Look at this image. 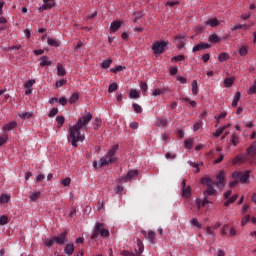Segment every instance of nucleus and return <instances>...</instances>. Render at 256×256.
<instances>
[{
	"mask_svg": "<svg viewBox=\"0 0 256 256\" xmlns=\"http://www.w3.org/2000/svg\"><path fill=\"white\" fill-rule=\"evenodd\" d=\"M93 119V114L88 113L80 117L76 123L68 130V142L71 143L72 147H78V143H83L85 141V134H81V129H87V125L91 123Z\"/></svg>",
	"mask_w": 256,
	"mask_h": 256,
	"instance_id": "nucleus-1",
	"label": "nucleus"
},
{
	"mask_svg": "<svg viewBox=\"0 0 256 256\" xmlns=\"http://www.w3.org/2000/svg\"><path fill=\"white\" fill-rule=\"evenodd\" d=\"M217 181H213L211 178H202V184L206 185L207 189L204 191V199L202 200V207H207V204L211 203L208 201L207 197L211 195H217V190H215V185L219 189L225 187V172L220 171L216 176Z\"/></svg>",
	"mask_w": 256,
	"mask_h": 256,
	"instance_id": "nucleus-2",
	"label": "nucleus"
},
{
	"mask_svg": "<svg viewBox=\"0 0 256 256\" xmlns=\"http://www.w3.org/2000/svg\"><path fill=\"white\" fill-rule=\"evenodd\" d=\"M246 161H248L249 163H253V161H256V142H254L247 149V154L236 156L233 159V165H239V163H246Z\"/></svg>",
	"mask_w": 256,
	"mask_h": 256,
	"instance_id": "nucleus-3",
	"label": "nucleus"
},
{
	"mask_svg": "<svg viewBox=\"0 0 256 256\" xmlns=\"http://www.w3.org/2000/svg\"><path fill=\"white\" fill-rule=\"evenodd\" d=\"M117 151H119V145H113L108 153L100 159L99 165L100 167H105L106 165L113 164L117 161Z\"/></svg>",
	"mask_w": 256,
	"mask_h": 256,
	"instance_id": "nucleus-4",
	"label": "nucleus"
},
{
	"mask_svg": "<svg viewBox=\"0 0 256 256\" xmlns=\"http://www.w3.org/2000/svg\"><path fill=\"white\" fill-rule=\"evenodd\" d=\"M99 235L101 237H109V230H107L105 228V224L104 223H96L94 231L91 235V239L95 240L97 239V237H99Z\"/></svg>",
	"mask_w": 256,
	"mask_h": 256,
	"instance_id": "nucleus-5",
	"label": "nucleus"
},
{
	"mask_svg": "<svg viewBox=\"0 0 256 256\" xmlns=\"http://www.w3.org/2000/svg\"><path fill=\"white\" fill-rule=\"evenodd\" d=\"M249 175H251V171L247 170L245 173L243 172H233V179H238L240 183H247L249 181Z\"/></svg>",
	"mask_w": 256,
	"mask_h": 256,
	"instance_id": "nucleus-6",
	"label": "nucleus"
},
{
	"mask_svg": "<svg viewBox=\"0 0 256 256\" xmlns=\"http://www.w3.org/2000/svg\"><path fill=\"white\" fill-rule=\"evenodd\" d=\"M165 49H167V43L165 42H155L152 45V51L155 55H161L165 52Z\"/></svg>",
	"mask_w": 256,
	"mask_h": 256,
	"instance_id": "nucleus-7",
	"label": "nucleus"
},
{
	"mask_svg": "<svg viewBox=\"0 0 256 256\" xmlns=\"http://www.w3.org/2000/svg\"><path fill=\"white\" fill-rule=\"evenodd\" d=\"M44 4L38 8L39 13L53 9L55 7V0H43Z\"/></svg>",
	"mask_w": 256,
	"mask_h": 256,
	"instance_id": "nucleus-8",
	"label": "nucleus"
},
{
	"mask_svg": "<svg viewBox=\"0 0 256 256\" xmlns=\"http://www.w3.org/2000/svg\"><path fill=\"white\" fill-rule=\"evenodd\" d=\"M139 175V171L137 170H130L125 177H121L119 179L120 183H127V181H131V179H134V177H137Z\"/></svg>",
	"mask_w": 256,
	"mask_h": 256,
	"instance_id": "nucleus-9",
	"label": "nucleus"
},
{
	"mask_svg": "<svg viewBox=\"0 0 256 256\" xmlns=\"http://www.w3.org/2000/svg\"><path fill=\"white\" fill-rule=\"evenodd\" d=\"M182 197H184V199L191 197V186H187L185 180L182 182Z\"/></svg>",
	"mask_w": 256,
	"mask_h": 256,
	"instance_id": "nucleus-10",
	"label": "nucleus"
},
{
	"mask_svg": "<svg viewBox=\"0 0 256 256\" xmlns=\"http://www.w3.org/2000/svg\"><path fill=\"white\" fill-rule=\"evenodd\" d=\"M54 240L57 245H65V241L67 240V232H62L59 236H54Z\"/></svg>",
	"mask_w": 256,
	"mask_h": 256,
	"instance_id": "nucleus-11",
	"label": "nucleus"
},
{
	"mask_svg": "<svg viewBox=\"0 0 256 256\" xmlns=\"http://www.w3.org/2000/svg\"><path fill=\"white\" fill-rule=\"evenodd\" d=\"M211 47L210 44L207 43H199L197 45H195L192 49L193 53H197V51H205V49H209Z\"/></svg>",
	"mask_w": 256,
	"mask_h": 256,
	"instance_id": "nucleus-12",
	"label": "nucleus"
},
{
	"mask_svg": "<svg viewBox=\"0 0 256 256\" xmlns=\"http://www.w3.org/2000/svg\"><path fill=\"white\" fill-rule=\"evenodd\" d=\"M138 249H135V256H139L143 254V251H145V246L143 245V241H141L139 238L136 240Z\"/></svg>",
	"mask_w": 256,
	"mask_h": 256,
	"instance_id": "nucleus-13",
	"label": "nucleus"
},
{
	"mask_svg": "<svg viewBox=\"0 0 256 256\" xmlns=\"http://www.w3.org/2000/svg\"><path fill=\"white\" fill-rule=\"evenodd\" d=\"M156 127H167L169 125V120L164 117H158L155 121Z\"/></svg>",
	"mask_w": 256,
	"mask_h": 256,
	"instance_id": "nucleus-14",
	"label": "nucleus"
},
{
	"mask_svg": "<svg viewBox=\"0 0 256 256\" xmlns=\"http://www.w3.org/2000/svg\"><path fill=\"white\" fill-rule=\"evenodd\" d=\"M51 65H52V62L49 61L48 56H42L41 57L40 67H49Z\"/></svg>",
	"mask_w": 256,
	"mask_h": 256,
	"instance_id": "nucleus-15",
	"label": "nucleus"
},
{
	"mask_svg": "<svg viewBox=\"0 0 256 256\" xmlns=\"http://www.w3.org/2000/svg\"><path fill=\"white\" fill-rule=\"evenodd\" d=\"M118 29H121V22L114 21L110 26V33H115Z\"/></svg>",
	"mask_w": 256,
	"mask_h": 256,
	"instance_id": "nucleus-16",
	"label": "nucleus"
},
{
	"mask_svg": "<svg viewBox=\"0 0 256 256\" xmlns=\"http://www.w3.org/2000/svg\"><path fill=\"white\" fill-rule=\"evenodd\" d=\"M144 237H147V239L150 241V243H155V232L149 231L148 236L146 231H142Z\"/></svg>",
	"mask_w": 256,
	"mask_h": 256,
	"instance_id": "nucleus-17",
	"label": "nucleus"
},
{
	"mask_svg": "<svg viewBox=\"0 0 256 256\" xmlns=\"http://www.w3.org/2000/svg\"><path fill=\"white\" fill-rule=\"evenodd\" d=\"M230 141L234 147H237L238 144L241 143V139L236 134H232Z\"/></svg>",
	"mask_w": 256,
	"mask_h": 256,
	"instance_id": "nucleus-18",
	"label": "nucleus"
},
{
	"mask_svg": "<svg viewBox=\"0 0 256 256\" xmlns=\"http://www.w3.org/2000/svg\"><path fill=\"white\" fill-rule=\"evenodd\" d=\"M74 251H75V247L73 246V244L66 245L64 249V253L66 255H73Z\"/></svg>",
	"mask_w": 256,
	"mask_h": 256,
	"instance_id": "nucleus-19",
	"label": "nucleus"
},
{
	"mask_svg": "<svg viewBox=\"0 0 256 256\" xmlns=\"http://www.w3.org/2000/svg\"><path fill=\"white\" fill-rule=\"evenodd\" d=\"M205 25H210V27H218L219 20H217V18L207 20V21H205Z\"/></svg>",
	"mask_w": 256,
	"mask_h": 256,
	"instance_id": "nucleus-20",
	"label": "nucleus"
},
{
	"mask_svg": "<svg viewBox=\"0 0 256 256\" xmlns=\"http://www.w3.org/2000/svg\"><path fill=\"white\" fill-rule=\"evenodd\" d=\"M17 127V122H10L8 124H6L3 129L4 131H13V129H15Z\"/></svg>",
	"mask_w": 256,
	"mask_h": 256,
	"instance_id": "nucleus-21",
	"label": "nucleus"
},
{
	"mask_svg": "<svg viewBox=\"0 0 256 256\" xmlns=\"http://www.w3.org/2000/svg\"><path fill=\"white\" fill-rule=\"evenodd\" d=\"M47 43L50 47H59V45H61V43H59L57 39L53 38H48Z\"/></svg>",
	"mask_w": 256,
	"mask_h": 256,
	"instance_id": "nucleus-22",
	"label": "nucleus"
},
{
	"mask_svg": "<svg viewBox=\"0 0 256 256\" xmlns=\"http://www.w3.org/2000/svg\"><path fill=\"white\" fill-rule=\"evenodd\" d=\"M57 73L60 77H65V75H67V71H65V68H63V65L61 64L57 65Z\"/></svg>",
	"mask_w": 256,
	"mask_h": 256,
	"instance_id": "nucleus-23",
	"label": "nucleus"
},
{
	"mask_svg": "<svg viewBox=\"0 0 256 256\" xmlns=\"http://www.w3.org/2000/svg\"><path fill=\"white\" fill-rule=\"evenodd\" d=\"M240 99H241V92H236L234 99L232 101V107H237Z\"/></svg>",
	"mask_w": 256,
	"mask_h": 256,
	"instance_id": "nucleus-24",
	"label": "nucleus"
},
{
	"mask_svg": "<svg viewBox=\"0 0 256 256\" xmlns=\"http://www.w3.org/2000/svg\"><path fill=\"white\" fill-rule=\"evenodd\" d=\"M188 165H190L191 167H194L195 173H199V167H201V165H203V162H199L198 164L193 162V161H188Z\"/></svg>",
	"mask_w": 256,
	"mask_h": 256,
	"instance_id": "nucleus-25",
	"label": "nucleus"
},
{
	"mask_svg": "<svg viewBox=\"0 0 256 256\" xmlns=\"http://www.w3.org/2000/svg\"><path fill=\"white\" fill-rule=\"evenodd\" d=\"M111 63H113V60H111V59H106V60L102 61V63H101L102 69H109L111 67Z\"/></svg>",
	"mask_w": 256,
	"mask_h": 256,
	"instance_id": "nucleus-26",
	"label": "nucleus"
},
{
	"mask_svg": "<svg viewBox=\"0 0 256 256\" xmlns=\"http://www.w3.org/2000/svg\"><path fill=\"white\" fill-rule=\"evenodd\" d=\"M192 93L197 95L199 93V86L197 85V80L192 81Z\"/></svg>",
	"mask_w": 256,
	"mask_h": 256,
	"instance_id": "nucleus-27",
	"label": "nucleus"
},
{
	"mask_svg": "<svg viewBox=\"0 0 256 256\" xmlns=\"http://www.w3.org/2000/svg\"><path fill=\"white\" fill-rule=\"evenodd\" d=\"M247 53H249V48L247 46L240 47L239 55H241V57H245Z\"/></svg>",
	"mask_w": 256,
	"mask_h": 256,
	"instance_id": "nucleus-28",
	"label": "nucleus"
},
{
	"mask_svg": "<svg viewBox=\"0 0 256 256\" xmlns=\"http://www.w3.org/2000/svg\"><path fill=\"white\" fill-rule=\"evenodd\" d=\"M11 197L7 194H2L0 196V205H2V203H9Z\"/></svg>",
	"mask_w": 256,
	"mask_h": 256,
	"instance_id": "nucleus-29",
	"label": "nucleus"
},
{
	"mask_svg": "<svg viewBox=\"0 0 256 256\" xmlns=\"http://www.w3.org/2000/svg\"><path fill=\"white\" fill-rule=\"evenodd\" d=\"M248 95H255L256 94V79L254 80L252 86L247 91Z\"/></svg>",
	"mask_w": 256,
	"mask_h": 256,
	"instance_id": "nucleus-30",
	"label": "nucleus"
},
{
	"mask_svg": "<svg viewBox=\"0 0 256 256\" xmlns=\"http://www.w3.org/2000/svg\"><path fill=\"white\" fill-rule=\"evenodd\" d=\"M184 147L186 149H193V139H186L184 141Z\"/></svg>",
	"mask_w": 256,
	"mask_h": 256,
	"instance_id": "nucleus-31",
	"label": "nucleus"
},
{
	"mask_svg": "<svg viewBox=\"0 0 256 256\" xmlns=\"http://www.w3.org/2000/svg\"><path fill=\"white\" fill-rule=\"evenodd\" d=\"M117 89H119V86L117 85V83H112L109 85L108 93H115Z\"/></svg>",
	"mask_w": 256,
	"mask_h": 256,
	"instance_id": "nucleus-32",
	"label": "nucleus"
},
{
	"mask_svg": "<svg viewBox=\"0 0 256 256\" xmlns=\"http://www.w3.org/2000/svg\"><path fill=\"white\" fill-rule=\"evenodd\" d=\"M44 243H45L46 247H53V244L56 243L55 237H53L51 239H49V238L45 239Z\"/></svg>",
	"mask_w": 256,
	"mask_h": 256,
	"instance_id": "nucleus-33",
	"label": "nucleus"
},
{
	"mask_svg": "<svg viewBox=\"0 0 256 256\" xmlns=\"http://www.w3.org/2000/svg\"><path fill=\"white\" fill-rule=\"evenodd\" d=\"M19 117L21 119H31V117H33V113L30 112H22L19 114Z\"/></svg>",
	"mask_w": 256,
	"mask_h": 256,
	"instance_id": "nucleus-34",
	"label": "nucleus"
},
{
	"mask_svg": "<svg viewBox=\"0 0 256 256\" xmlns=\"http://www.w3.org/2000/svg\"><path fill=\"white\" fill-rule=\"evenodd\" d=\"M172 63H177L178 61H185V55L174 56L171 59Z\"/></svg>",
	"mask_w": 256,
	"mask_h": 256,
	"instance_id": "nucleus-35",
	"label": "nucleus"
},
{
	"mask_svg": "<svg viewBox=\"0 0 256 256\" xmlns=\"http://www.w3.org/2000/svg\"><path fill=\"white\" fill-rule=\"evenodd\" d=\"M9 140V135L4 134L2 136H0V147H3V145H5V143Z\"/></svg>",
	"mask_w": 256,
	"mask_h": 256,
	"instance_id": "nucleus-36",
	"label": "nucleus"
},
{
	"mask_svg": "<svg viewBox=\"0 0 256 256\" xmlns=\"http://www.w3.org/2000/svg\"><path fill=\"white\" fill-rule=\"evenodd\" d=\"M130 99H139V92L135 89L130 90Z\"/></svg>",
	"mask_w": 256,
	"mask_h": 256,
	"instance_id": "nucleus-37",
	"label": "nucleus"
},
{
	"mask_svg": "<svg viewBox=\"0 0 256 256\" xmlns=\"http://www.w3.org/2000/svg\"><path fill=\"white\" fill-rule=\"evenodd\" d=\"M111 73H120L121 71H125V66H117L116 68L110 69Z\"/></svg>",
	"mask_w": 256,
	"mask_h": 256,
	"instance_id": "nucleus-38",
	"label": "nucleus"
},
{
	"mask_svg": "<svg viewBox=\"0 0 256 256\" xmlns=\"http://www.w3.org/2000/svg\"><path fill=\"white\" fill-rule=\"evenodd\" d=\"M227 59H229V54L227 53H221L218 56V61H220L221 63H223V61H227Z\"/></svg>",
	"mask_w": 256,
	"mask_h": 256,
	"instance_id": "nucleus-39",
	"label": "nucleus"
},
{
	"mask_svg": "<svg viewBox=\"0 0 256 256\" xmlns=\"http://www.w3.org/2000/svg\"><path fill=\"white\" fill-rule=\"evenodd\" d=\"M209 41L211 43H219L220 39L219 36H217V34H212L209 36Z\"/></svg>",
	"mask_w": 256,
	"mask_h": 256,
	"instance_id": "nucleus-40",
	"label": "nucleus"
},
{
	"mask_svg": "<svg viewBox=\"0 0 256 256\" xmlns=\"http://www.w3.org/2000/svg\"><path fill=\"white\" fill-rule=\"evenodd\" d=\"M79 100V94L74 93L71 95V97L69 98V103H75Z\"/></svg>",
	"mask_w": 256,
	"mask_h": 256,
	"instance_id": "nucleus-41",
	"label": "nucleus"
},
{
	"mask_svg": "<svg viewBox=\"0 0 256 256\" xmlns=\"http://www.w3.org/2000/svg\"><path fill=\"white\" fill-rule=\"evenodd\" d=\"M101 119H99V118H96L95 120H94V122H93V128L94 129H99L100 127H101Z\"/></svg>",
	"mask_w": 256,
	"mask_h": 256,
	"instance_id": "nucleus-42",
	"label": "nucleus"
},
{
	"mask_svg": "<svg viewBox=\"0 0 256 256\" xmlns=\"http://www.w3.org/2000/svg\"><path fill=\"white\" fill-rule=\"evenodd\" d=\"M182 101H184L185 103H189L191 105V107H197V102H195L189 98H183Z\"/></svg>",
	"mask_w": 256,
	"mask_h": 256,
	"instance_id": "nucleus-43",
	"label": "nucleus"
},
{
	"mask_svg": "<svg viewBox=\"0 0 256 256\" xmlns=\"http://www.w3.org/2000/svg\"><path fill=\"white\" fill-rule=\"evenodd\" d=\"M239 29H247V24H238V25H235L233 28H232V31H237Z\"/></svg>",
	"mask_w": 256,
	"mask_h": 256,
	"instance_id": "nucleus-44",
	"label": "nucleus"
},
{
	"mask_svg": "<svg viewBox=\"0 0 256 256\" xmlns=\"http://www.w3.org/2000/svg\"><path fill=\"white\" fill-rule=\"evenodd\" d=\"M9 223V218L5 215L0 217V225H7Z\"/></svg>",
	"mask_w": 256,
	"mask_h": 256,
	"instance_id": "nucleus-45",
	"label": "nucleus"
},
{
	"mask_svg": "<svg viewBox=\"0 0 256 256\" xmlns=\"http://www.w3.org/2000/svg\"><path fill=\"white\" fill-rule=\"evenodd\" d=\"M38 197H41V192L32 193L30 196V199H31V201H37Z\"/></svg>",
	"mask_w": 256,
	"mask_h": 256,
	"instance_id": "nucleus-46",
	"label": "nucleus"
},
{
	"mask_svg": "<svg viewBox=\"0 0 256 256\" xmlns=\"http://www.w3.org/2000/svg\"><path fill=\"white\" fill-rule=\"evenodd\" d=\"M133 108H134L135 113H143V108H141V106L139 104L134 103Z\"/></svg>",
	"mask_w": 256,
	"mask_h": 256,
	"instance_id": "nucleus-47",
	"label": "nucleus"
},
{
	"mask_svg": "<svg viewBox=\"0 0 256 256\" xmlns=\"http://www.w3.org/2000/svg\"><path fill=\"white\" fill-rule=\"evenodd\" d=\"M249 221H251V216H249V215L244 216L242 218V222H241L242 226L245 227V225H247Z\"/></svg>",
	"mask_w": 256,
	"mask_h": 256,
	"instance_id": "nucleus-48",
	"label": "nucleus"
},
{
	"mask_svg": "<svg viewBox=\"0 0 256 256\" xmlns=\"http://www.w3.org/2000/svg\"><path fill=\"white\" fill-rule=\"evenodd\" d=\"M233 81H234L233 78H226L224 80L225 87H231L233 85Z\"/></svg>",
	"mask_w": 256,
	"mask_h": 256,
	"instance_id": "nucleus-49",
	"label": "nucleus"
},
{
	"mask_svg": "<svg viewBox=\"0 0 256 256\" xmlns=\"http://www.w3.org/2000/svg\"><path fill=\"white\" fill-rule=\"evenodd\" d=\"M191 223H192V225H194V227H198V229H201V227H203V225H201V223H199V220H197V218H193Z\"/></svg>",
	"mask_w": 256,
	"mask_h": 256,
	"instance_id": "nucleus-50",
	"label": "nucleus"
},
{
	"mask_svg": "<svg viewBox=\"0 0 256 256\" xmlns=\"http://www.w3.org/2000/svg\"><path fill=\"white\" fill-rule=\"evenodd\" d=\"M62 185L64 187H69V185H71V178L70 177H67L65 179L62 180Z\"/></svg>",
	"mask_w": 256,
	"mask_h": 256,
	"instance_id": "nucleus-51",
	"label": "nucleus"
},
{
	"mask_svg": "<svg viewBox=\"0 0 256 256\" xmlns=\"http://www.w3.org/2000/svg\"><path fill=\"white\" fill-rule=\"evenodd\" d=\"M187 40V36L185 35H178L175 37V41H177L178 43H181V41H186Z\"/></svg>",
	"mask_w": 256,
	"mask_h": 256,
	"instance_id": "nucleus-52",
	"label": "nucleus"
},
{
	"mask_svg": "<svg viewBox=\"0 0 256 256\" xmlns=\"http://www.w3.org/2000/svg\"><path fill=\"white\" fill-rule=\"evenodd\" d=\"M35 85V80L31 79L25 84V89H31Z\"/></svg>",
	"mask_w": 256,
	"mask_h": 256,
	"instance_id": "nucleus-53",
	"label": "nucleus"
},
{
	"mask_svg": "<svg viewBox=\"0 0 256 256\" xmlns=\"http://www.w3.org/2000/svg\"><path fill=\"white\" fill-rule=\"evenodd\" d=\"M226 127H222L218 130H216L215 134H214V137H221L223 131H225Z\"/></svg>",
	"mask_w": 256,
	"mask_h": 256,
	"instance_id": "nucleus-54",
	"label": "nucleus"
},
{
	"mask_svg": "<svg viewBox=\"0 0 256 256\" xmlns=\"http://www.w3.org/2000/svg\"><path fill=\"white\" fill-rule=\"evenodd\" d=\"M57 113H59V109L53 108V109L50 111L48 117H55V115H57Z\"/></svg>",
	"mask_w": 256,
	"mask_h": 256,
	"instance_id": "nucleus-55",
	"label": "nucleus"
},
{
	"mask_svg": "<svg viewBox=\"0 0 256 256\" xmlns=\"http://www.w3.org/2000/svg\"><path fill=\"white\" fill-rule=\"evenodd\" d=\"M65 83H67V80H65V79L58 80V81H56V87H58V88L62 87L65 85Z\"/></svg>",
	"mask_w": 256,
	"mask_h": 256,
	"instance_id": "nucleus-56",
	"label": "nucleus"
},
{
	"mask_svg": "<svg viewBox=\"0 0 256 256\" xmlns=\"http://www.w3.org/2000/svg\"><path fill=\"white\" fill-rule=\"evenodd\" d=\"M56 121L59 125H63L65 123V117L63 116H58L56 117Z\"/></svg>",
	"mask_w": 256,
	"mask_h": 256,
	"instance_id": "nucleus-57",
	"label": "nucleus"
},
{
	"mask_svg": "<svg viewBox=\"0 0 256 256\" xmlns=\"http://www.w3.org/2000/svg\"><path fill=\"white\" fill-rule=\"evenodd\" d=\"M166 159H176L177 158V154H171L170 152H167L165 154Z\"/></svg>",
	"mask_w": 256,
	"mask_h": 256,
	"instance_id": "nucleus-58",
	"label": "nucleus"
},
{
	"mask_svg": "<svg viewBox=\"0 0 256 256\" xmlns=\"http://www.w3.org/2000/svg\"><path fill=\"white\" fill-rule=\"evenodd\" d=\"M227 117V112H222L220 115H216L215 119L219 121V119H225Z\"/></svg>",
	"mask_w": 256,
	"mask_h": 256,
	"instance_id": "nucleus-59",
	"label": "nucleus"
},
{
	"mask_svg": "<svg viewBox=\"0 0 256 256\" xmlns=\"http://www.w3.org/2000/svg\"><path fill=\"white\" fill-rule=\"evenodd\" d=\"M206 233L207 235H212V237H215V232L209 226L206 227Z\"/></svg>",
	"mask_w": 256,
	"mask_h": 256,
	"instance_id": "nucleus-60",
	"label": "nucleus"
},
{
	"mask_svg": "<svg viewBox=\"0 0 256 256\" xmlns=\"http://www.w3.org/2000/svg\"><path fill=\"white\" fill-rule=\"evenodd\" d=\"M169 139H170V137L168 136V134H163L162 135L163 143H169Z\"/></svg>",
	"mask_w": 256,
	"mask_h": 256,
	"instance_id": "nucleus-61",
	"label": "nucleus"
},
{
	"mask_svg": "<svg viewBox=\"0 0 256 256\" xmlns=\"http://www.w3.org/2000/svg\"><path fill=\"white\" fill-rule=\"evenodd\" d=\"M201 129V122H197L193 126V131H199Z\"/></svg>",
	"mask_w": 256,
	"mask_h": 256,
	"instance_id": "nucleus-62",
	"label": "nucleus"
},
{
	"mask_svg": "<svg viewBox=\"0 0 256 256\" xmlns=\"http://www.w3.org/2000/svg\"><path fill=\"white\" fill-rule=\"evenodd\" d=\"M59 103H60V105H63V106L67 105V98L61 97L59 99Z\"/></svg>",
	"mask_w": 256,
	"mask_h": 256,
	"instance_id": "nucleus-63",
	"label": "nucleus"
},
{
	"mask_svg": "<svg viewBox=\"0 0 256 256\" xmlns=\"http://www.w3.org/2000/svg\"><path fill=\"white\" fill-rule=\"evenodd\" d=\"M178 71L179 69H177V67L174 66L170 69V75H175Z\"/></svg>",
	"mask_w": 256,
	"mask_h": 256,
	"instance_id": "nucleus-64",
	"label": "nucleus"
}]
</instances>
